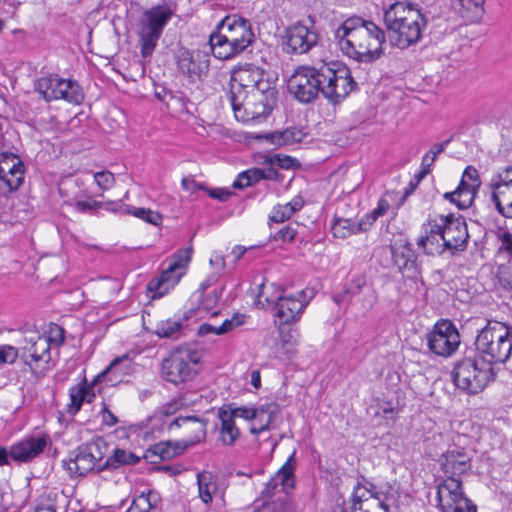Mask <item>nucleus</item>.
<instances>
[{"label":"nucleus","instance_id":"obj_21","mask_svg":"<svg viewBox=\"0 0 512 512\" xmlns=\"http://www.w3.org/2000/svg\"><path fill=\"white\" fill-rule=\"evenodd\" d=\"M36 91L43 96H77L80 86L71 79H63L58 75H49L37 80Z\"/></svg>","mask_w":512,"mask_h":512},{"label":"nucleus","instance_id":"obj_39","mask_svg":"<svg viewBox=\"0 0 512 512\" xmlns=\"http://www.w3.org/2000/svg\"><path fill=\"white\" fill-rule=\"evenodd\" d=\"M181 320H165L157 324L155 334L160 338L178 339L182 334Z\"/></svg>","mask_w":512,"mask_h":512},{"label":"nucleus","instance_id":"obj_57","mask_svg":"<svg viewBox=\"0 0 512 512\" xmlns=\"http://www.w3.org/2000/svg\"><path fill=\"white\" fill-rule=\"evenodd\" d=\"M292 215L293 214H292L291 210H289V208H288V206H286V204L278 205L277 207H275V209L273 211V215L270 217V219L273 222L281 223V222H284L285 220L290 219V217Z\"/></svg>","mask_w":512,"mask_h":512},{"label":"nucleus","instance_id":"obj_19","mask_svg":"<svg viewBox=\"0 0 512 512\" xmlns=\"http://www.w3.org/2000/svg\"><path fill=\"white\" fill-rule=\"evenodd\" d=\"M393 264L402 275L410 279H417L420 274V266L417 263V254L412 244L408 241H400L390 246Z\"/></svg>","mask_w":512,"mask_h":512},{"label":"nucleus","instance_id":"obj_22","mask_svg":"<svg viewBox=\"0 0 512 512\" xmlns=\"http://www.w3.org/2000/svg\"><path fill=\"white\" fill-rule=\"evenodd\" d=\"M50 347V340L47 337L37 336V339L29 347L22 349L21 358L32 371L38 369L43 371L51 360Z\"/></svg>","mask_w":512,"mask_h":512},{"label":"nucleus","instance_id":"obj_16","mask_svg":"<svg viewBox=\"0 0 512 512\" xmlns=\"http://www.w3.org/2000/svg\"><path fill=\"white\" fill-rule=\"evenodd\" d=\"M436 229L442 233L444 247L452 253L466 249L469 238L465 218L461 215L450 213L435 217Z\"/></svg>","mask_w":512,"mask_h":512},{"label":"nucleus","instance_id":"obj_10","mask_svg":"<svg viewBox=\"0 0 512 512\" xmlns=\"http://www.w3.org/2000/svg\"><path fill=\"white\" fill-rule=\"evenodd\" d=\"M294 454H292L278 472L267 482L261 492L267 498L257 512H293L294 503L290 496L295 487Z\"/></svg>","mask_w":512,"mask_h":512},{"label":"nucleus","instance_id":"obj_35","mask_svg":"<svg viewBox=\"0 0 512 512\" xmlns=\"http://www.w3.org/2000/svg\"><path fill=\"white\" fill-rule=\"evenodd\" d=\"M69 397L70 403L68 404L67 412L70 415H76L81 409L83 402H90L94 394L90 395V388L86 384H78L69 389Z\"/></svg>","mask_w":512,"mask_h":512},{"label":"nucleus","instance_id":"obj_23","mask_svg":"<svg viewBox=\"0 0 512 512\" xmlns=\"http://www.w3.org/2000/svg\"><path fill=\"white\" fill-rule=\"evenodd\" d=\"M239 98H230L231 105L237 120L248 122L260 117H267L271 111L272 106L264 100L258 102L252 101L254 98H245L247 101L238 102Z\"/></svg>","mask_w":512,"mask_h":512},{"label":"nucleus","instance_id":"obj_56","mask_svg":"<svg viewBox=\"0 0 512 512\" xmlns=\"http://www.w3.org/2000/svg\"><path fill=\"white\" fill-rule=\"evenodd\" d=\"M262 166H266L261 169L262 180H270L281 182L283 179V175L278 172L276 167L271 164H261Z\"/></svg>","mask_w":512,"mask_h":512},{"label":"nucleus","instance_id":"obj_59","mask_svg":"<svg viewBox=\"0 0 512 512\" xmlns=\"http://www.w3.org/2000/svg\"><path fill=\"white\" fill-rule=\"evenodd\" d=\"M208 192V195L213 198L217 199L221 202L227 201L232 196V191L226 188H213V189H206Z\"/></svg>","mask_w":512,"mask_h":512},{"label":"nucleus","instance_id":"obj_28","mask_svg":"<svg viewBox=\"0 0 512 512\" xmlns=\"http://www.w3.org/2000/svg\"><path fill=\"white\" fill-rule=\"evenodd\" d=\"M490 190L491 202L498 213L505 218L512 219V187L496 186Z\"/></svg>","mask_w":512,"mask_h":512},{"label":"nucleus","instance_id":"obj_33","mask_svg":"<svg viewBox=\"0 0 512 512\" xmlns=\"http://www.w3.org/2000/svg\"><path fill=\"white\" fill-rule=\"evenodd\" d=\"M199 497L205 504L212 502L213 494L217 491L216 477L210 471H202L197 474Z\"/></svg>","mask_w":512,"mask_h":512},{"label":"nucleus","instance_id":"obj_36","mask_svg":"<svg viewBox=\"0 0 512 512\" xmlns=\"http://www.w3.org/2000/svg\"><path fill=\"white\" fill-rule=\"evenodd\" d=\"M255 76L249 70H238L233 72L230 79V94L231 96H238L239 87L242 83L247 84L246 95H255Z\"/></svg>","mask_w":512,"mask_h":512},{"label":"nucleus","instance_id":"obj_20","mask_svg":"<svg viewBox=\"0 0 512 512\" xmlns=\"http://www.w3.org/2000/svg\"><path fill=\"white\" fill-rule=\"evenodd\" d=\"M48 440L49 436L46 434L25 437L10 447L11 459L19 463L32 461L44 451Z\"/></svg>","mask_w":512,"mask_h":512},{"label":"nucleus","instance_id":"obj_14","mask_svg":"<svg viewBox=\"0 0 512 512\" xmlns=\"http://www.w3.org/2000/svg\"><path fill=\"white\" fill-rule=\"evenodd\" d=\"M306 21H299L285 30L283 36L284 51L288 54L302 55L315 47L320 39L314 20L309 17Z\"/></svg>","mask_w":512,"mask_h":512},{"label":"nucleus","instance_id":"obj_62","mask_svg":"<svg viewBox=\"0 0 512 512\" xmlns=\"http://www.w3.org/2000/svg\"><path fill=\"white\" fill-rule=\"evenodd\" d=\"M102 422L109 426H115L118 423V418L108 409L105 403H102Z\"/></svg>","mask_w":512,"mask_h":512},{"label":"nucleus","instance_id":"obj_6","mask_svg":"<svg viewBox=\"0 0 512 512\" xmlns=\"http://www.w3.org/2000/svg\"><path fill=\"white\" fill-rule=\"evenodd\" d=\"M208 420L196 415H186L175 418L168 426L172 431L174 428H180L185 439L181 442H160L145 452L143 458L157 463L154 457L160 461L172 459L182 454L189 446H193L206 438Z\"/></svg>","mask_w":512,"mask_h":512},{"label":"nucleus","instance_id":"obj_48","mask_svg":"<svg viewBox=\"0 0 512 512\" xmlns=\"http://www.w3.org/2000/svg\"><path fill=\"white\" fill-rule=\"evenodd\" d=\"M389 208V204L386 200L381 199L378 202L377 208H375L371 213L366 214L363 217L364 223L367 225V229H369L373 223L378 219V217L383 216Z\"/></svg>","mask_w":512,"mask_h":512},{"label":"nucleus","instance_id":"obj_63","mask_svg":"<svg viewBox=\"0 0 512 512\" xmlns=\"http://www.w3.org/2000/svg\"><path fill=\"white\" fill-rule=\"evenodd\" d=\"M51 343H55L57 346L61 345L64 342V329L55 325V328L51 330V335L47 337Z\"/></svg>","mask_w":512,"mask_h":512},{"label":"nucleus","instance_id":"obj_34","mask_svg":"<svg viewBox=\"0 0 512 512\" xmlns=\"http://www.w3.org/2000/svg\"><path fill=\"white\" fill-rule=\"evenodd\" d=\"M25 167L22 161H17L9 168L11 178L6 175V169L3 165H0V181L6 186L8 191H16L24 181Z\"/></svg>","mask_w":512,"mask_h":512},{"label":"nucleus","instance_id":"obj_45","mask_svg":"<svg viewBox=\"0 0 512 512\" xmlns=\"http://www.w3.org/2000/svg\"><path fill=\"white\" fill-rule=\"evenodd\" d=\"M262 180V174L260 168H250L246 171L241 172L238 178L234 181L233 187L242 189L251 186Z\"/></svg>","mask_w":512,"mask_h":512},{"label":"nucleus","instance_id":"obj_31","mask_svg":"<svg viewBox=\"0 0 512 512\" xmlns=\"http://www.w3.org/2000/svg\"><path fill=\"white\" fill-rule=\"evenodd\" d=\"M367 286V278L364 274H356L345 284L343 290L340 293L332 296L333 300L337 304L350 302L352 297L361 293L362 289Z\"/></svg>","mask_w":512,"mask_h":512},{"label":"nucleus","instance_id":"obj_30","mask_svg":"<svg viewBox=\"0 0 512 512\" xmlns=\"http://www.w3.org/2000/svg\"><path fill=\"white\" fill-rule=\"evenodd\" d=\"M244 320V314L236 313L233 315L232 318L224 320V322L219 326H215L209 323H203L198 328V335L207 336L212 333L216 335H223L243 325Z\"/></svg>","mask_w":512,"mask_h":512},{"label":"nucleus","instance_id":"obj_46","mask_svg":"<svg viewBox=\"0 0 512 512\" xmlns=\"http://www.w3.org/2000/svg\"><path fill=\"white\" fill-rule=\"evenodd\" d=\"M458 3L466 13L464 16L474 20L482 15L485 0H458Z\"/></svg>","mask_w":512,"mask_h":512},{"label":"nucleus","instance_id":"obj_17","mask_svg":"<svg viewBox=\"0 0 512 512\" xmlns=\"http://www.w3.org/2000/svg\"><path fill=\"white\" fill-rule=\"evenodd\" d=\"M192 253L193 248L191 246L177 251L161 275L148 283L147 288L154 293L153 297H162L179 281L180 275L174 276V273L190 262Z\"/></svg>","mask_w":512,"mask_h":512},{"label":"nucleus","instance_id":"obj_52","mask_svg":"<svg viewBox=\"0 0 512 512\" xmlns=\"http://www.w3.org/2000/svg\"><path fill=\"white\" fill-rule=\"evenodd\" d=\"M227 414H230L231 417L235 420L236 418H243L245 420H251L257 417V412L254 410V408H247V407H238L234 409H227Z\"/></svg>","mask_w":512,"mask_h":512},{"label":"nucleus","instance_id":"obj_8","mask_svg":"<svg viewBox=\"0 0 512 512\" xmlns=\"http://www.w3.org/2000/svg\"><path fill=\"white\" fill-rule=\"evenodd\" d=\"M473 350L493 367L506 363L512 355V327L488 320L478 332Z\"/></svg>","mask_w":512,"mask_h":512},{"label":"nucleus","instance_id":"obj_60","mask_svg":"<svg viewBox=\"0 0 512 512\" xmlns=\"http://www.w3.org/2000/svg\"><path fill=\"white\" fill-rule=\"evenodd\" d=\"M219 295L216 291L208 293L200 302L202 308L206 311L212 310L219 301Z\"/></svg>","mask_w":512,"mask_h":512},{"label":"nucleus","instance_id":"obj_4","mask_svg":"<svg viewBox=\"0 0 512 512\" xmlns=\"http://www.w3.org/2000/svg\"><path fill=\"white\" fill-rule=\"evenodd\" d=\"M251 23L236 14L226 16L217 26V32L210 36L213 55L227 60L244 51L254 40Z\"/></svg>","mask_w":512,"mask_h":512},{"label":"nucleus","instance_id":"obj_5","mask_svg":"<svg viewBox=\"0 0 512 512\" xmlns=\"http://www.w3.org/2000/svg\"><path fill=\"white\" fill-rule=\"evenodd\" d=\"M384 23L394 45L406 49L420 40L426 19L419 10L396 2L385 10Z\"/></svg>","mask_w":512,"mask_h":512},{"label":"nucleus","instance_id":"obj_24","mask_svg":"<svg viewBox=\"0 0 512 512\" xmlns=\"http://www.w3.org/2000/svg\"><path fill=\"white\" fill-rule=\"evenodd\" d=\"M306 136L307 132H305L303 129L297 127H288L284 130H277L269 133H250L246 138L265 140L270 144L280 147L301 143Z\"/></svg>","mask_w":512,"mask_h":512},{"label":"nucleus","instance_id":"obj_58","mask_svg":"<svg viewBox=\"0 0 512 512\" xmlns=\"http://www.w3.org/2000/svg\"><path fill=\"white\" fill-rule=\"evenodd\" d=\"M100 206H101V201H95V200H92V201L78 200L75 202V209L81 213H86V212L93 213L97 209H99Z\"/></svg>","mask_w":512,"mask_h":512},{"label":"nucleus","instance_id":"obj_41","mask_svg":"<svg viewBox=\"0 0 512 512\" xmlns=\"http://www.w3.org/2000/svg\"><path fill=\"white\" fill-rule=\"evenodd\" d=\"M23 117L17 98H0V118L20 120Z\"/></svg>","mask_w":512,"mask_h":512},{"label":"nucleus","instance_id":"obj_50","mask_svg":"<svg viewBox=\"0 0 512 512\" xmlns=\"http://www.w3.org/2000/svg\"><path fill=\"white\" fill-rule=\"evenodd\" d=\"M460 183L468 184V186H472V188L478 189L481 182L477 169L473 166L466 167Z\"/></svg>","mask_w":512,"mask_h":512},{"label":"nucleus","instance_id":"obj_37","mask_svg":"<svg viewBox=\"0 0 512 512\" xmlns=\"http://www.w3.org/2000/svg\"><path fill=\"white\" fill-rule=\"evenodd\" d=\"M261 159L262 161L259 164H271L276 168L285 170H295L301 166V163L296 158L284 154L263 155Z\"/></svg>","mask_w":512,"mask_h":512},{"label":"nucleus","instance_id":"obj_9","mask_svg":"<svg viewBox=\"0 0 512 512\" xmlns=\"http://www.w3.org/2000/svg\"><path fill=\"white\" fill-rule=\"evenodd\" d=\"M271 288L274 292L268 295L265 291L267 286L264 283L259 286L257 305L262 308L272 305L274 317L280 327L298 322L313 295H308L307 290H301L296 295L286 294L283 288L274 284H271Z\"/></svg>","mask_w":512,"mask_h":512},{"label":"nucleus","instance_id":"obj_1","mask_svg":"<svg viewBox=\"0 0 512 512\" xmlns=\"http://www.w3.org/2000/svg\"><path fill=\"white\" fill-rule=\"evenodd\" d=\"M472 456L454 447L442 454L440 465L445 478L437 485V507L441 512H476L477 506L466 497L461 476L471 470Z\"/></svg>","mask_w":512,"mask_h":512},{"label":"nucleus","instance_id":"obj_29","mask_svg":"<svg viewBox=\"0 0 512 512\" xmlns=\"http://www.w3.org/2000/svg\"><path fill=\"white\" fill-rule=\"evenodd\" d=\"M218 417L221 421L220 440L225 446H233L240 437V430L235 424V420L230 414H227L226 408L222 407L218 411Z\"/></svg>","mask_w":512,"mask_h":512},{"label":"nucleus","instance_id":"obj_51","mask_svg":"<svg viewBox=\"0 0 512 512\" xmlns=\"http://www.w3.org/2000/svg\"><path fill=\"white\" fill-rule=\"evenodd\" d=\"M19 355L18 349L11 345L0 346V364H13Z\"/></svg>","mask_w":512,"mask_h":512},{"label":"nucleus","instance_id":"obj_64","mask_svg":"<svg viewBox=\"0 0 512 512\" xmlns=\"http://www.w3.org/2000/svg\"><path fill=\"white\" fill-rule=\"evenodd\" d=\"M501 249L506 251L512 258V233L505 232L501 237Z\"/></svg>","mask_w":512,"mask_h":512},{"label":"nucleus","instance_id":"obj_25","mask_svg":"<svg viewBox=\"0 0 512 512\" xmlns=\"http://www.w3.org/2000/svg\"><path fill=\"white\" fill-rule=\"evenodd\" d=\"M430 229L425 230V235L417 240V245L421 247L427 255H441L446 247L443 245L442 233L436 229V220L431 219L428 222Z\"/></svg>","mask_w":512,"mask_h":512},{"label":"nucleus","instance_id":"obj_3","mask_svg":"<svg viewBox=\"0 0 512 512\" xmlns=\"http://www.w3.org/2000/svg\"><path fill=\"white\" fill-rule=\"evenodd\" d=\"M356 82L350 76H338L329 68L315 70L303 68L287 81L292 96H347L355 90Z\"/></svg>","mask_w":512,"mask_h":512},{"label":"nucleus","instance_id":"obj_18","mask_svg":"<svg viewBox=\"0 0 512 512\" xmlns=\"http://www.w3.org/2000/svg\"><path fill=\"white\" fill-rule=\"evenodd\" d=\"M392 500L387 493H372L358 483L352 494L351 512H388Z\"/></svg>","mask_w":512,"mask_h":512},{"label":"nucleus","instance_id":"obj_40","mask_svg":"<svg viewBox=\"0 0 512 512\" xmlns=\"http://www.w3.org/2000/svg\"><path fill=\"white\" fill-rule=\"evenodd\" d=\"M158 495L153 491L142 492L133 499L130 507L131 512H149L157 505Z\"/></svg>","mask_w":512,"mask_h":512},{"label":"nucleus","instance_id":"obj_7","mask_svg":"<svg viewBox=\"0 0 512 512\" xmlns=\"http://www.w3.org/2000/svg\"><path fill=\"white\" fill-rule=\"evenodd\" d=\"M497 371L484 361L473 348H467L463 356L454 363L451 377L454 385L468 393L477 394L495 381Z\"/></svg>","mask_w":512,"mask_h":512},{"label":"nucleus","instance_id":"obj_13","mask_svg":"<svg viewBox=\"0 0 512 512\" xmlns=\"http://www.w3.org/2000/svg\"><path fill=\"white\" fill-rule=\"evenodd\" d=\"M172 17V11L167 6H156L143 14L140 23L139 38L141 55L147 59L154 52L164 27Z\"/></svg>","mask_w":512,"mask_h":512},{"label":"nucleus","instance_id":"obj_32","mask_svg":"<svg viewBox=\"0 0 512 512\" xmlns=\"http://www.w3.org/2000/svg\"><path fill=\"white\" fill-rule=\"evenodd\" d=\"M332 233L335 237L344 239L352 234L367 231V225L363 219L355 222L349 218H337L332 225Z\"/></svg>","mask_w":512,"mask_h":512},{"label":"nucleus","instance_id":"obj_15","mask_svg":"<svg viewBox=\"0 0 512 512\" xmlns=\"http://www.w3.org/2000/svg\"><path fill=\"white\" fill-rule=\"evenodd\" d=\"M427 346L437 356L450 357L460 345V334L455 325L447 319L435 323L427 334Z\"/></svg>","mask_w":512,"mask_h":512},{"label":"nucleus","instance_id":"obj_42","mask_svg":"<svg viewBox=\"0 0 512 512\" xmlns=\"http://www.w3.org/2000/svg\"><path fill=\"white\" fill-rule=\"evenodd\" d=\"M494 285L496 289L504 291L512 290V266L502 264L500 265L494 276Z\"/></svg>","mask_w":512,"mask_h":512},{"label":"nucleus","instance_id":"obj_47","mask_svg":"<svg viewBox=\"0 0 512 512\" xmlns=\"http://www.w3.org/2000/svg\"><path fill=\"white\" fill-rule=\"evenodd\" d=\"M496 186L512 187V166H507L492 177L489 188H495Z\"/></svg>","mask_w":512,"mask_h":512},{"label":"nucleus","instance_id":"obj_55","mask_svg":"<svg viewBox=\"0 0 512 512\" xmlns=\"http://www.w3.org/2000/svg\"><path fill=\"white\" fill-rule=\"evenodd\" d=\"M297 235V230L292 225H287L277 231L273 239L275 241L281 240L283 242H292Z\"/></svg>","mask_w":512,"mask_h":512},{"label":"nucleus","instance_id":"obj_11","mask_svg":"<svg viewBox=\"0 0 512 512\" xmlns=\"http://www.w3.org/2000/svg\"><path fill=\"white\" fill-rule=\"evenodd\" d=\"M107 451L106 441L97 437L71 451L68 459L62 461V466L70 477H83L94 470L98 472V467L103 464Z\"/></svg>","mask_w":512,"mask_h":512},{"label":"nucleus","instance_id":"obj_54","mask_svg":"<svg viewBox=\"0 0 512 512\" xmlns=\"http://www.w3.org/2000/svg\"><path fill=\"white\" fill-rule=\"evenodd\" d=\"M94 179L97 185L103 190L110 188L115 181L113 173L109 171H101L95 173Z\"/></svg>","mask_w":512,"mask_h":512},{"label":"nucleus","instance_id":"obj_43","mask_svg":"<svg viewBox=\"0 0 512 512\" xmlns=\"http://www.w3.org/2000/svg\"><path fill=\"white\" fill-rule=\"evenodd\" d=\"M254 410L257 412L255 420H260L261 416H266L265 423L260 426V430H270L274 418L279 413V405L276 402H271L254 408Z\"/></svg>","mask_w":512,"mask_h":512},{"label":"nucleus","instance_id":"obj_27","mask_svg":"<svg viewBox=\"0 0 512 512\" xmlns=\"http://www.w3.org/2000/svg\"><path fill=\"white\" fill-rule=\"evenodd\" d=\"M140 460L141 457L131 451L115 448L112 455L107 457L103 464L98 467V472L105 470H115L121 466L126 465H136L140 462Z\"/></svg>","mask_w":512,"mask_h":512},{"label":"nucleus","instance_id":"obj_12","mask_svg":"<svg viewBox=\"0 0 512 512\" xmlns=\"http://www.w3.org/2000/svg\"><path fill=\"white\" fill-rule=\"evenodd\" d=\"M199 362L197 353L189 348H177L162 360L160 375L163 380L175 386L188 383L197 374L195 365Z\"/></svg>","mask_w":512,"mask_h":512},{"label":"nucleus","instance_id":"obj_49","mask_svg":"<svg viewBox=\"0 0 512 512\" xmlns=\"http://www.w3.org/2000/svg\"><path fill=\"white\" fill-rule=\"evenodd\" d=\"M56 497L54 493H44L40 496L38 504L34 512H56V507L53 504V500Z\"/></svg>","mask_w":512,"mask_h":512},{"label":"nucleus","instance_id":"obj_26","mask_svg":"<svg viewBox=\"0 0 512 512\" xmlns=\"http://www.w3.org/2000/svg\"><path fill=\"white\" fill-rule=\"evenodd\" d=\"M200 54L195 57L193 53L186 49L179 51L177 55V67L181 73L191 79L200 78L202 73L207 70V64L198 60Z\"/></svg>","mask_w":512,"mask_h":512},{"label":"nucleus","instance_id":"obj_2","mask_svg":"<svg viewBox=\"0 0 512 512\" xmlns=\"http://www.w3.org/2000/svg\"><path fill=\"white\" fill-rule=\"evenodd\" d=\"M341 50L359 61L370 62L380 57L385 32L375 23L361 17L346 19L336 30Z\"/></svg>","mask_w":512,"mask_h":512},{"label":"nucleus","instance_id":"obj_53","mask_svg":"<svg viewBox=\"0 0 512 512\" xmlns=\"http://www.w3.org/2000/svg\"><path fill=\"white\" fill-rule=\"evenodd\" d=\"M17 161H21L18 156L15 154L4 151V146L0 147V165H3L6 169V175L8 178H11V174L9 173V168L15 164Z\"/></svg>","mask_w":512,"mask_h":512},{"label":"nucleus","instance_id":"obj_61","mask_svg":"<svg viewBox=\"0 0 512 512\" xmlns=\"http://www.w3.org/2000/svg\"><path fill=\"white\" fill-rule=\"evenodd\" d=\"M181 185L184 190L189 191L190 193H194L197 190H205L204 185L197 183L191 177H184L181 181Z\"/></svg>","mask_w":512,"mask_h":512},{"label":"nucleus","instance_id":"obj_38","mask_svg":"<svg viewBox=\"0 0 512 512\" xmlns=\"http://www.w3.org/2000/svg\"><path fill=\"white\" fill-rule=\"evenodd\" d=\"M123 213L133 215L154 226H159L163 220V216L158 211H154L149 208L125 205Z\"/></svg>","mask_w":512,"mask_h":512},{"label":"nucleus","instance_id":"obj_44","mask_svg":"<svg viewBox=\"0 0 512 512\" xmlns=\"http://www.w3.org/2000/svg\"><path fill=\"white\" fill-rule=\"evenodd\" d=\"M476 191L477 189L472 188V186H468V184L459 183L456 188V206L459 209H466L470 207L475 198Z\"/></svg>","mask_w":512,"mask_h":512}]
</instances>
